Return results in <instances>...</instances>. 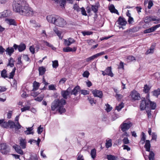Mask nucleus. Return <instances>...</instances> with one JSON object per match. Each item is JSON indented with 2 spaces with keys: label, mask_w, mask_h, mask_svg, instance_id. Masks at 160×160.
<instances>
[{
  "label": "nucleus",
  "mask_w": 160,
  "mask_h": 160,
  "mask_svg": "<svg viewBox=\"0 0 160 160\" xmlns=\"http://www.w3.org/2000/svg\"><path fill=\"white\" fill-rule=\"evenodd\" d=\"M127 59L128 60V61H132L134 60H135V58L132 56H129L127 58Z\"/></svg>",
  "instance_id": "obj_52"
},
{
  "label": "nucleus",
  "mask_w": 160,
  "mask_h": 160,
  "mask_svg": "<svg viewBox=\"0 0 160 160\" xmlns=\"http://www.w3.org/2000/svg\"><path fill=\"white\" fill-rule=\"evenodd\" d=\"M13 8L15 12L22 15L30 16L37 14L29 7L26 0H14Z\"/></svg>",
  "instance_id": "obj_1"
},
{
  "label": "nucleus",
  "mask_w": 160,
  "mask_h": 160,
  "mask_svg": "<svg viewBox=\"0 0 160 160\" xmlns=\"http://www.w3.org/2000/svg\"><path fill=\"white\" fill-rule=\"evenodd\" d=\"M130 96L132 101L139 100L141 98L139 94L135 90H133L131 92Z\"/></svg>",
  "instance_id": "obj_8"
},
{
  "label": "nucleus",
  "mask_w": 160,
  "mask_h": 160,
  "mask_svg": "<svg viewBox=\"0 0 160 160\" xmlns=\"http://www.w3.org/2000/svg\"><path fill=\"white\" fill-rule=\"evenodd\" d=\"M1 16L0 18L7 17L11 15V11L9 10H6L4 11L1 13Z\"/></svg>",
  "instance_id": "obj_19"
},
{
  "label": "nucleus",
  "mask_w": 160,
  "mask_h": 160,
  "mask_svg": "<svg viewBox=\"0 0 160 160\" xmlns=\"http://www.w3.org/2000/svg\"><path fill=\"white\" fill-rule=\"evenodd\" d=\"M149 105L150 104L151 108L152 109H155L156 108V104L154 102H151L150 100H148Z\"/></svg>",
  "instance_id": "obj_31"
},
{
  "label": "nucleus",
  "mask_w": 160,
  "mask_h": 160,
  "mask_svg": "<svg viewBox=\"0 0 160 160\" xmlns=\"http://www.w3.org/2000/svg\"><path fill=\"white\" fill-rule=\"evenodd\" d=\"M32 127L28 128H27V130L25 131L24 132L25 134L28 135L31 134H32L33 132H32Z\"/></svg>",
  "instance_id": "obj_34"
},
{
  "label": "nucleus",
  "mask_w": 160,
  "mask_h": 160,
  "mask_svg": "<svg viewBox=\"0 0 160 160\" xmlns=\"http://www.w3.org/2000/svg\"><path fill=\"white\" fill-rule=\"evenodd\" d=\"M39 73L40 75L44 74L46 71V69L43 67H40L38 68Z\"/></svg>",
  "instance_id": "obj_30"
},
{
  "label": "nucleus",
  "mask_w": 160,
  "mask_h": 160,
  "mask_svg": "<svg viewBox=\"0 0 160 160\" xmlns=\"http://www.w3.org/2000/svg\"><path fill=\"white\" fill-rule=\"evenodd\" d=\"M0 152L4 154H7L9 151L10 149L6 143H3L0 145Z\"/></svg>",
  "instance_id": "obj_5"
},
{
  "label": "nucleus",
  "mask_w": 160,
  "mask_h": 160,
  "mask_svg": "<svg viewBox=\"0 0 160 160\" xmlns=\"http://www.w3.org/2000/svg\"><path fill=\"white\" fill-rule=\"evenodd\" d=\"M29 160H38L37 155L35 154L31 156Z\"/></svg>",
  "instance_id": "obj_60"
},
{
  "label": "nucleus",
  "mask_w": 160,
  "mask_h": 160,
  "mask_svg": "<svg viewBox=\"0 0 160 160\" xmlns=\"http://www.w3.org/2000/svg\"><path fill=\"white\" fill-rule=\"evenodd\" d=\"M13 147L18 153L21 155H22L23 154V151L21 149V147L18 145L16 144L13 146Z\"/></svg>",
  "instance_id": "obj_16"
},
{
  "label": "nucleus",
  "mask_w": 160,
  "mask_h": 160,
  "mask_svg": "<svg viewBox=\"0 0 160 160\" xmlns=\"http://www.w3.org/2000/svg\"><path fill=\"white\" fill-rule=\"evenodd\" d=\"M30 108V107L29 106H27L25 107L21 108L22 112H23L27 110H29Z\"/></svg>",
  "instance_id": "obj_50"
},
{
  "label": "nucleus",
  "mask_w": 160,
  "mask_h": 160,
  "mask_svg": "<svg viewBox=\"0 0 160 160\" xmlns=\"http://www.w3.org/2000/svg\"><path fill=\"white\" fill-rule=\"evenodd\" d=\"M124 107V104L123 103H121L118 106L116 107V109L118 111H120L122 108Z\"/></svg>",
  "instance_id": "obj_42"
},
{
  "label": "nucleus",
  "mask_w": 160,
  "mask_h": 160,
  "mask_svg": "<svg viewBox=\"0 0 160 160\" xmlns=\"http://www.w3.org/2000/svg\"><path fill=\"white\" fill-rule=\"evenodd\" d=\"M115 97L118 100H120L123 97V96L122 94H118V93H116Z\"/></svg>",
  "instance_id": "obj_48"
},
{
  "label": "nucleus",
  "mask_w": 160,
  "mask_h": 160,
  "mask_svg": "<svg viewBox=\"0 0 160 160\" xmlns=\"http://www.w3.org/2000/svg\"><path fill=\"white\" fill-rule=\"evenodd\" d=\"M134 20L133 18L131 17L128 18V22L129 24H132L134 22Z\"/></svg>",
  "instance_id": "obj_62"
},
{
  "label": "nucleus",
  "mask_w": 160,
  "mask_h": 160,
  "mask_svg": "<svg viewBox=\"0 0 160 160\" xmlns=\"http://www.w3.org/2000/svg\"><path fill=\"white\" fill-rule=\"evenodd\" d=\"M52 67L54 68H56L58 66V62L57 60H55L52 61Z\"/></svg>",
  "instance_id": "obj_39"
},
{
  "label": "nucleus",
  "mask_w": 160,
  "mask_h": 160,
  "mask_svg": "<svg viewBox=\"0 0 160 160\" xmlns=\"http://www.w3.org/2000/svg\"><path fill=\"white\" fill-rule=\"evenodd\" d=\"M80 88L79 86H77L75 87L74 89L72 90V92H70L71 95H74L75 96L77 95L78 92H80Z\"/></svg>",
  "instance_id": "obj_18"
},
{
  "label": "nucleus",
  "mask_w": 160,
  "mask_h": 160,
  "mask_svg": "<svg viewBox=\"0 0 160 160\" xmlns=\"http://www.w3.org/2000/svg\"><path fill=\"white\" fill-rule=\"evenodd\" d=\"M33 89L35 90H37L39 86V83L37 82L36 81H34L33 83Z\"/></svg>",
  "instance_id": "obj_44"
},
{
  "label": "nucleus",
  "mask_w": 160,
  "mask_h": 160,
  "mask_svg": "<svg viewBox=\"0 0 160 160\" xmlns=\"http://www.w3.org/2000/svg\"><path fill=\"white\" fill-rule=\"evenodd\" d=\"M19 145L22 149H24L26 148L27 141L25 139L20 138L19 139Z\"/></svg>",
  "instance_id": "obj_12"
},
{
  "label": "nucleus",
  "mask_w": 160,
  "mask_h": 160,
  "mask_svg": "<svg viewBox=\"0 0 160 160\" xmlns=\"http://www.w3.org/2000/svg\"><path fill=\"white\" fill-rule=\"evenodd\" d=\"M149 105L148 100L146 101L145 100H142L141 102L140 108L141 110H144Z\"/></svg>",
  "instance_id": "obj_15"
},
{
  "label": "nucleus",
  "mask_w": 160,
  "mask_h": 160,
  "mask_svg": "<svg viewBox=\"0 0 160 160\" xmlns=\"http://www.w3.org/2000/svg\"><path fill=\"white\" fill-rule=\"evenodd\" d=\"M80 10H81L82 14L84 16H87V14L86 13V12L85 10V9L84 8H81Z\"/></svg>",
  "instance_id": "obj_61"
},
{
  "label": "nucleus",
  "mask_w": 160,
  "mask_h": 160,
  "mask_svg": "<svg viewBox=\"0 0 160 160\" xmlns=\"http://www.w3.org/2000/svg\"><path fill=\"white\" fill-rule=\"evenodd\" d=\"M1 76L2 77L4 78L8 77L6 70L4 69L1 72Z\"/></svg>",
  "instance_id": "obj_38"
},
{
  "label": "nucleus",
  "mask_w": 160,
  "mask_h": 160,
  "mask_svg": "<svg viewBox=\"0 0 160 160\" xmlns=\"http://www.w3.org/2000/svg\"><path fill=\"white\" fill-rule=\"evenodd\" d=\"M77 48L76 47H74L73 48L68 47L63 48V51L64 52H75L77 50Z\"/></svg>",
  "instance_id": "obj_17"
},
{
  "label": "nucleus",
  "mask_w": 160,
  "mask_h": 160,
  "mask_svg": "<svg viewBox=\"0 0 160 160\" xmlns=\"http://www.w3.org/2000/svg\"><path fill=\"white\" fill-rule=\"evenodd\" d=\"M118 22V24L122 26H125L127 23V21L121 17L119 18Z\"/></svg>",
  "instance_id": "obj_22"
},
{
  "label": "nucleus",
  "mask_w": 160,
  "mask_h": 160,
  "mask_svg": "<svg viewBox=\"0 0 160 160\" xmlns=\"http://www.w3.org/2000/svg\"><path fill=\"white\" fill-rule=\"evenodd\" d=\"M66 1L65 0H60L59 2V4L60 6L64 7L65 5L66 4Z\"/></svg>",
  "instance_id": "obj_47"
},
{
  "label": "nucleus",
  "mask_w": 160,
  "mask_h": 160,
  "mask_svg": "<svg viewBox=\"0 0 160 160\" xmlns=\"http://www.w3.org/2000/svg\"><path fill=\"white\" fill-rule=\"evenodd\" d=\"M6 22L10 25H16V24L14 19H7L5 20Z\"/></svg>",
  "instance_id": "obj_24"
},
{
  "label": "nucleus",
  "mask_w": 160,
  "mask_h": 160,
  "mask_svg": "<svg viewBox=\"0 0 160 160\" xmlns=\"http://www.w3.org/2000/svg\"><path fill=\"white\" fill-rule=\"evenodd\" d=\"M96 151L95 149L91 150L90 154L93 159L95 158L96 156Z\"/></svg>",
  "instance_id": "obj_33"
},
{
  "label": "nucleus",
  "mask_w": 160,
  "mask_h": 160,
  "mask_svg": "<svg viewBox=\"0 0 160 160\" xmlns=\"http://www.w3.org/2000/svg\"><path fill=\"white\" fill-rule=\"evenodd\" d=\"M64 44L65 46H69L72 44L74 43L75 40L73 38H69L67 39H64Z\"/></svg>",
  "instance_id": "obj_11"
},
{
  "label": "nucleus",
  "mask_w": 160,
  "mask_h": 160,
  "mask_svg": "<svg viewBox=\"0 0 160 160\" xmlns=\"http://www.w3.org/2000/svg\"><path fill=\"white\" fill-rule=\"evenodd\" d=\"M21 57H18V62H17V64H19L21 66H22L23 65V63L22 61L21 60Z\"/></svg>",
  "instance_id": "obj_53"
},
{
  "label": "nucleus",
  "mask_w": 160,
  "mask_h": 160,
  "mask_svg": "<svg viewBox=\"0 0 160 160\" xmlns=\"http://www.w3.org/2000/svg\"><path fill=\"white\" fill-rule=\"evenodd\" d=\"M106 109L105 110H106L107 112H110L112 109V107H111L110 105H109L108 104H106Z\"/></svg>",
  "instance_id": "obj_46"
},
{
  "label": "nucleus",
  "mask_w": 160,
  "mask_h": 160,
  "mask_svg": "<svg viewBox=\"0 0 160 160\" xmlns=\"http://www.w3.org/2000/svg\"><path fill=\"white\" fill-rule=\"evenodd\" d=\"M107 158L108 160H117L116 157L111 155H108Z\"/></svg>",
  "instance_id": "obj_37"
},
{
  "label": "nucleus",
  "mask_w": 160,
  "mask_h": 160,
  "mask_svg": "<svg viewBox=\"0 0 160 160\" xmlns=\"http://www.w3.org/2000/svg\"><path fill=\"white\" fill-rule=\"evenodd\" d=\"M58 16L55 15H49L47 16L46 18L48 22L54 24Z\"/></svg>",
  "instance_id": "obj_9"
},
{
  "label": "nucleus",
  "mask_w": 160,
  "mask_h": 160,
  "mask_svg": "<svg viewBox=\"0 0 160 160\" xmlns=\"http://www.w3.org/2000/svg\"><path fill=\"white\" fill-rule=\"evenodd\" d=\"M69 88H68L67 90H63L61 92V95L64 99H67L68 96L71 95L70 92L69 91Z\"/></svg>",
  "instance_id": "obj_14"
},
{
  "label": "nucleus",
  "mask_w": 160,
  "mask_h": 160,
  "mask_svg": "<svg viewBox=\"0 0 160 160\" xmlns=\"http://www.w3.org/2000/svg\"><path fill=\"white\" fill-rule=\"evenodd\" d=\"M153 2L151 0H149L148 2V8L150 9L151 7L153 6Z\"/></svg>",
  "instance_id": "obj_56"
},
{
  "label": "nucleus",
  "mask_w": 160,
  "mask_h": 160,
  "mask_svg": "<svg viewBox=\"0 0 160 160\" xmlns=\"http://www.w3.org/2000/svg\"><path fill=\"white\" fill-rule=\"evenodd\" d=\"M105 54L104 52L103 51L100 53H98L95 54L89 58H87L86 59V61L87 62H88L90 61L93 60L95 58H98V57L103 55Z\"/></svg>",
  "instance_id": "obj_10"
},
{
  "label": "nucleus",
  "mask_w": 160,
  "mask_h": 160,
  "mask_svg": "<svg viewBox=\"0 0 160 160\" xmlns=\"http://www.w3.org/2000/svg\"><path fill=\"white\" fill-rule=\"evenodd\" d=\"M160 94V89H158L156 90H154L153 92V95L155 96L158 97V96Z\"/></svg>",
  "instance_id": "obj_36"
},
{
  "label": "nucleus",
  "mask_w": 160,
  "mask_h": 160,
  "mask_svg": "<svg viewBox=\"0 0 160 160\" xmlns=\"http://www.w3.org/2000/svg\"><path fill=\"white\" fill-rule=\"evenodd\" d=\"M92 92L95 97H98L100 98H102V97L103 94L102 92L101 91L95 90H93Z\"/></svg>",
  "instance_id": "obj_13"
},
{
  "label": "nucleus",
  "mask_w": 160,
  "mask_h": 160,
  "mask_svg": "<svg viewBox=\"0 0 160 160\" xmlns=\"http://www.w3.org/2000/svg\"><path fill=\"white\" fill-rule=\"evenodd\" d=\"M109 9L112 12H113L117 14H118V12L117 10L115 8L113 5H111L109 7Z\"/></svg>",
  "instance_id": "obj_26"
},
{
  "label": "nucleus",
  "mask_w": 160,
  "mask_h": 160,
  "mask_svg": "<svg viewBox=\"0 0 160 160\" xmlns=\"http://www.w3.org/2000/svg\"><path fill=\"white\" fill-rule=\"evenodd\" d=\"M105 71L107 75L110 76L111 77H113V75L112 72V68L111 67H108Z\"/></svg>",
  "instance_id": "obj_23"
},
{
  "label": "nucleus",
  "mask_w": 160,
  "mask_h": 160,
  "mask_svg": "<svg viewBox=\"0 0 160 160\" xmlns=\"http://www.w3.org/2000/svg\"><path fill=\"white\" fill-rule=\"evenodd\" d=\"M151 147V144L150 141L149 140H146V143L144 146V147L146 149V150L147 151L150 152L149 159V160H154V154L152 151H150V148Z\"/></svg>",
  "instance_id": "obj_3"
},
{
  "label": "nucleus",
  "mask_w": 160,
  "mask_h": 160,
  "mask_svg": "<svg viewBox=\"0 0 160 160\" xmlns=\"http://www.w3.org/2000/svg\"><path fill=\"white\" fill-rule=\"evenodd\" d=\"M67 24L66 21L62 18L58 16L54 25L61 27H64Z\"/></svg>",
  "instance_id": "obj_4"
},
{
  "label": "nucleus",
  "mask_w": 160,
  "mask_h": 160,
  "mask_svg": "<svg viewBox=\"0 0 160 160\" xmlns=\"http://www.w3.org/2000/svg\"><path fill=\"white\" fill-rule=\"evenodd\" d=\"M15 61L12 58H10L8 60V63L7 65V66H10L11 67H13L14 66V63Z\"/></svg>",
  "instance_id": "obj_28"
},
{
  "label": "nucleus",
  "mask_w": 160,
  "mask_h": 160,
  "mask_svg": "<svg viewBox=\"0 0 160 160\" xmlns=\"http://www.w3.org/2000/svg\"><path fill=\"white\" fill-rule=\"evenodd\" d=\"M16 70V68L14 67L12 69V71L10 73L9 78H12L15 74Z\"/></svg>",
  "instance_id": "obj_43"
},
{
  "label": "nucleus",
  "mask_w": 160,
  "mask_h": 160,
  "mask_svg": "<svg viewBox=\"0 0 160 160\" xmlns=\"http://www.w3.org/2000/svg\"><path fill=\"white\" fill-rule=\"evenodd\" d=\"M0 125L4 128H8V122H4L3 119L0 120Z\"/></svg>",
  "instance_id": "obj_25"
},
{
  "label": "nucleus",
  "mask_w": 160,
  "mask_h": 160,
  "mask_svg": "<svg viewBox=\"0 0 160 160\" xmlns=\"http://www.w3.org/2000/svg\"><path fill=\"white\" fill-rule=\"evenodd\" d=\"M132 123L130 122H127L126 121L123 122L121 125V130L123 132L129 129L132 126Z\"/></svg>",
  "instance_id": "obj_6"
},
{
  "label": "nucleus",
  "mask_w": 160,
  "mask_h": 160,
  "mask_svg": "<svg viewBox=\"0 0 160 160\" xmlns=\"http://www.w3.org/2000/svg\"><path fill=\"white\" fill-rule=\"evenodd\" d=\"M142 137L141 139V142L142 141V143H143L144 142L145 140L146 139V136L145 135V134L143 132H142Z\"/></svg>",
  "instance_id": "obj_51"
},
{
  "label": "nucleus",
  "mask_w": 160,
  "mask_h": 160,
  "mask_svg": "<svg viewBox=\"0 0 160 160\" xmlns=\"http://www.w3.org/2000/svg\"><path fill=\"white\" fill-rule=\"evenodd\" d=\"M43 42L47 46L51 48L52 50H55L56 49V48L55 47L47 41H43Z\"/></svg>",
  "instance_id": "obj_32"
},
{
  "label": "nucleus",
  "mask_w": 160,
  "mask_h": 160,
  "mask_svg": "<svg viewBox=\"0 0 160 160\" xmlns=\"http://www.w3.org/2000/svg\"><path fill=\"white\" fill-rule=\"evenodd\" d=\"M106 146L107 148L111 147L112 145V140L109 139L108 140H106Z\"/></svg>",
  "instance_id": "obj_35"
},
{
  "label": "nucleus",
  "mask_w": 160,
  "mask_h": 160,
  "mask_svg": "<svg viewBox=\"0 0 160 160\" xmlns=\"http://www.w3.org/2000/svg\"><path fill=\"white\" fill-rule=\"evenodd\" d=\"M155 20L154 19V17L149 16L146 17L144 18V21L145 22L148 23Z\"/></svg>",
  "instance_id": "obj_21"
},
{
  "label": "nucleus",
  "mask_w": 160,
  "mask_h": 160,
  "mask_svg": "<svg viewBox=\"0 0 160 160\" xmlns=\"http://www.w3.org/2000/svg\"><path fill=\"white\" fill-rule=\"evenodd\" d=\"M82 33L84 36L89 35L92 34V32L89 31H84L82 32Z\"/></svg>",
  "instance_id": "obj_45"
},
{
  "label": "nucleus",
  "mask_w": 160,
  "mask_h": 160,
  "mask_svg": "<svg viewBox=\"0 0 160 160\" xmlns=\"http://www.w3.org/2000/svg\"><path fill=\"white\" fill-rule=\"evenodd\" d=\"M66 103V100L63 98L59 100L58 99H55L52 103L51 105V109L52 111H54L56 109H58V112L62 114L66 111V110L63 108V105Z\"/></svg>",
  "instance_id": "obj_2"
},
{
  "label": "nucleus",
  "mask_w": 160,
  "mask_h": 160,
  "mask_svg": "<svg viewBox=\"0 0 160 160\" xmlns=\"http://www.w3.org/2000/svg\"><path fill=\"white\" fill-rule=\"evenodd\" d=\"M92 10L95 13L97 12L98 7L96 5H92L91 6Z\"/></svg>",
  "instance_id": "obj_40"
},
{
  "label": "nucleus",
  "mask_w": 160,
  "mask_h": 160,
  "mask_svg": "<svg viewBox=\"0 0 160 160\" xmlns=\"http://www.w3.org/2000/svg\"><path fill=\"white\" fill-rule=\"evenodd\" d=\"M26 46L24 44H21L19 45L18 50L19 52H21L24 51L25 49Z\"/></svg>",
  "instance_id": "obj_29"
},
{
  "label": "nucleus",
  "mask_w": 160,
  "mask_h": 160,
  "mask_svg": "<svg viewBox=\"0 0 160 160\" xmlns=\"http://www.w3.org/2000/svg\"><path fill=\"white\" fill-rule=\"evenodd\" d=\"M89 75V73L87 71H85L82 74L83 76L84 77L88 78Z\"/></svg>",
  "instance_id": "obj_57"
},
{
  "label": "nucleus",
  "mask_w": 160,
  "mask_h": 160,
  "mask_svg": "<svg viewBox=\"0 0 160 160\" xmlns=\"http://www.w3.org/2000/svg\"><path fill=\"white\" fill-rule=\"evenodd\" d=\"M44 98V95H42L40 97H38L35 99L36 101L41 102L42 101Z\"/></svg>",
  "instance_id": "obj_59"
},
{
  "label": "nucleus",
  "mask_w": 160,
  "mask_h": 160,
  "mask_svg": "<svg viewBox=\"0 0 160 160\" xmlns=\"http://www.w3.org/2000/svg\"><path fill=\"white\" fill-rule=\"evenodd\" d=\"M49 89L50 90H56L55 87L53 84H52L48 86Z\"/></svg>",
  "instance_id": "obj_63"
},
{
  "label": "nucleus",
  "mask_w": 160,
  "mask_h": 160,
  "mask_svg": "<svg viewBox=\"0 0 160 160\" xmlns=\"http://www.w3.org/2000/svg\"><path fill=\"white\" fill-rule=\"evenodd\" d=\"M73 8L78 12L80 11L81 8H79V7L77 4H75L74 5Z\"/></svg>",
  "instance_id": "obj_54"
},
{
  "label": "nucleus",
  "mask_w": 160,
  "mask_h": 160,
  "mask_svg": "<svg viewBox=\"0 0 160 160\" xmlns=\"http://www.w3.org/2000/svg\"><path fill=\"white\" fill-rule=\"evenodd\" d=\"M43 128L41 127V126L40 125L38 128L37 132L39 134H41L43 131Z\"/></svg>",
  "instance_id": "obj_55"
},
{
  "label": "nucleus",
  "mask_w": 160,
  "mask_h": 160,
  "mask_svg": "<svg viewBox=\"0 0 160 160\" xmlns=\"http://www.w3.org/2000/svg\"><path fill=\"white\" fill-rule=\"evenodd\" d=\"M5 51L6 52V54H8L10 56L14 52V49L12 47H8L6 48Z\"/></svg>",
  "instance_id": "obj_20"
},
{
  "label": "nucleus",
  "mask_w": 160,
  "mask_h": 160,
  "mask_svg": "<svg viewBox=\"0 0 160 160\" xmlns=\"http://www.w3.org/2000/svg\"><path fill=\"white\" fill-rule=\"evenodd\" d=\"M8 127H9L11 128H15L16 130L20 129L21 127L19 122H17L15 124L13 122L10 120L8 121Z\"/></svg>",
  "instance_id": "obj_7"
},
{
  "label": "nucleus",
  "mask_w": 160,
  "mask_h": 160,
  "mask_svg": "<svg viewBox=\"0 0 160 160\" xmlns=\"http://www.w3.org/2000/svg\"><path fill=\"white\" fill-rule=\"evenodd\" d=\"M154 31L153 28V27H152L150 28H148V29L145 30L144 31V32L145 33H150L151 32H153Z\"/></svg>",
  "instance_id": "obj_41"
},
{
  "label": "nucleus",
  "mask_w": 160,
  "mask_h": 160,
  "mask_svg": "<svg viewBox=\"0 0 160 160\" xmlns=\"http://www.w3.org/2000/svg\"><path fill=\"white\" fill-rule=\"evenodd\" d=\"M122 142L124 144H128L129 143V140L127 137H125L122 140Z\"/></svg>",
  "instance_id": "obj_49"
},
{
  "label": "nucleus",
  "mask_w": 160,
  "mask_h": 160,
  "mask_svg": "<svg viewBox=\"0 0 160 160\" xmlns=\"http://www.w3.org/2000/svg\"><path fill=\"white\" fill-rule=\"evenodd\" d=\"M149 90V88L147 85H144V87L143 91L145 93H147Z\"/></svg>",
  "instance_id": "obj_58"
},
{
  "label": "nucleus",
  "mask_w": 160,
  "mask_h": 160,
  "mask_svg": "<svg viewBox=\"0 0 160 160\" xmlns=\"http://www.w3.org/2000/svg\"><path fill=\"white\" fill-rule=\"evenodd\" d=\"M53 30L55 32L58 36L59 38L62 39V37L61 36V33L60 31H58V28L56 27H55L54 28Z\"/></svg>",
  "instance_id": "obj_27"
},
{
  "label": "nucleus",
  "mask_w": 160,
  "mask_h": 160,
  "mask_svg": "<svg viewBox=\"0 0 160 160\" xmlns=\"http://www.w3.org/2000/svg\"><path fill=\"white\" fill-rule=\"evenodd\" d=\"M29 50L32 54H33L35 53V48L33 46H30L29 48Z\"/></svg>",
  "instance_id": "obj_64"
}]
</instances>
